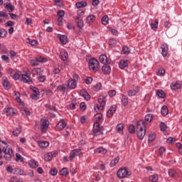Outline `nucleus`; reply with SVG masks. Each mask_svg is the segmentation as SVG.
<instances>
[{
  "mask_svg": "<svg viewBox=\"0 0 182 182\" xmlns=\"http://www.w3.org/2000/svg\"><path fill=\"white\" fill-rule=\"evenodd\" d=\"M31 70H27L26 74H21V77L20 78L21 82H23V83H28V85H31L32 83V78L31 77Z\"/></svg>",
  "mask_w": 182,
  "mask_h": 182,
  "instance_id": "nucleus-3",
  "label": "nucleus"
},
{
  "mask_svg": "<svg viewBox=\"0 0 182 182\" xmlns=\"http://www.w3.org/2000/svg\"><path fill=\"white\" fill-rule=\"evenodd\" d=\"M58 38L63 45H66V43H68V36L65 35H58Z\"/></svg>",
  "mask_w": 182,
  "mask_h": 182,
  "instance_id": "nucleus-26",
  "label": "nucleus"
},
{
  "mask_svg": "<svg viewBox=\"0 0 182 182\" xmlns=\"http://www.w3.org/2000/svg\"><path fill=\"white\" fill-rule=\"evenodd\" d=\"M128 131L129 132V133H131V134H134V133H136V127H134V125L131 124L128 127Z\"/></svg>",
  "mask_w": 182,
  "mask_h": 182,
  "instance_id": "nucleus-46",
  "label": "nucleus"
},
{
  "mask_svg": "<svg viewBox=\"0 0 182 182\" xmlns=\"http://www.w3.org/2000/svg\"><path fill=\"white\" fill-rule=\"evenodd\" d=\"M86 5H87V3L86 1H80V2H77L75 4V6L77 9L85 8V6H86Z\"/></svg>",
  "mask_w": 182,
  "mask_h": 182,
  "instance_id": "nucleus-37",
  "label": "nucleus"
},
{
  "mask_svg": "<svg viewBox=\"0 0 182 182\" xmlns=\"http://www.w3.org/2000/svg\"><path fill=\"white\" fill-rule=\"evenodd\" d=\"M36 59H37V61L41 63H46V62H48V59L41 56L36 57Z\"/></svg>",
  "mask_w": 182,
  "mask_h": 182,
  "instance_id": "nucleus-48",
  "label": "nucleus"
},
{
  "mask_svg": "<svg viewBox=\"0 0 182 182\" xmlns=\"http://www.w3.org/2000/svg\"><path fill=\"white\" fill-rule=\"evenodd\" d=\"M159 127L161 132H166V130H167V125H166L164 122H161L159 124Z\"/></svg>",
  "mask_w": 182,
  "mask_h": 182,
  "instance_id": "nucleus-50",
  "label": "nucleus"
},
{
  "mask_svg": "<svg viewBox=\"0 0 182 182\" xmlns=\"http://www.w3.org/2000/svg\"><path fill=\"white\" fill-rule=\"evenodd\" d=\"M168 174L170 177L173 178L176 177V176H177V172L174 169H169L168 171Z\"/></svg>",
  "mask_w": 182,
  "mask_h": 182,
  "instance_id": "nucleus-43",
  "label": "nucleus"
},
{
  "mask_svg": "<svg viewBox=\"0 0 182 182\" xmlns=\"http://www.w3.org/2000/svg\"><path fill=\"white\" fill-rule=\"evenodd\" d=\"M161 55L164 58H166L168 55V45L167 43H164L161 46Z\"/></svg>",
  "mask_w": 182,
  "mask_h": 182,
  "instance_id": "nucleus-11",
  "label": "nucleus"
},
{
  "mask_svg": "<svg viewBox=\"0 0 182 182\" xmlns=\"http://www.w3.org/2000/svg\"><path fill=\"white\" fill-rule=\"evenodd\" d=\"M57 90H59L60 92H63V93H65V92H68V85H66L65 84L58 85L57 87Z\"/></svg>",
  "mask_w": 182,
  "mask_h": 182,
  "instance_id": "nucleus-27",
  "label": "nucleus"
},
{
  "mask_svg": "<svg viewBox=\"0 0 182 182\" xmlns=\"http://www.w3.org/2000/svg\"><path fill=\"white\" fill-rule=\"evenodd\" d=\"M129 66V60H121L119 63V69H124Z\"/></svg>",
  "mask_w": 182,
  "mask_h": 182,
  "instance_id": "nucleus-19",
  "label": "nucleus"
},
{
  "mask_svg": "<svg viewBox=\"0 0 182 182\" xmlns=\"http://www.w3.org/2000/svg\"><path fill=\"white\" fill-rule=\"evenodd\" d=\"M123 129H124V125H123V124H118L116 127L117 132L120 133V134H123Z\"/></svg>",
  "mask_w": 182,
  "mask_h": 182,
  "instance_id": "nucleus-35",
  "label": "nucleus"
},
{
  "mask_svg": "<svg viewBox=\"0 0 182 182\" xmlns=\"http://www.w3.org/2000/svg\"><path fill=\"white\" fill-rule=\"evenodd\" d=\"M82 150L80 149H73L70 154V161H73V159L76 157V156H79Z\"/></svg>",
  "mask_w": 182,
  "mask_h": 182,
  "instance_id": "nucleus-12",
  "label": "nucleus"
},
{
  "mask_svg": "<svg viewBox=\"0 0 182 182\" xmlns=\"http://www.w3.org/2000/svg\"><path fill=\"white\" fill-rule=\"evenodd\" d=\"M30 89L33 92V94L31 95V97L33 99V100H38V99H39L38 96L41 95V92H39V89L32 85L30 86Z\"/></svg>",
  "mask_w": 182,
  "mask_h": 182,
  "instance_id": "nucleus-7",
  "label": "nucleus"
},
{
  "mask_svg": "<svg viewBox=\"0 0 182 182\" xmlns=\"http://www.w3.org/2000/svg\"><path fill=\"white\" fill-rule=\"evenodd\" d=\"M130 173H129V171H127V168H120L117 172V176L118 178H126L127 176H130Z\"/></svg>",
  "mask_w": 182,
  "mask_h": 182,
  "instance_id": "nucleus-6",
  "label": "nucleus"
},
{
  "mask_svg": "<svg viewBox=\"0 0 182 182\" xmlns=\"http://www.w3.org/2000/svg\"><path fill=\"white\" fill-rule=\"evenodd\" d=\"M60 176H64V177H68V176L69 175V171L68 168H63L60 171Z\"/></svg>",
  "mask_w": 182,
  "mask_h": 182,
  "instance_id": "nucleus-34",
  "label": "nucleus"
},
{
  "mask_svg": "<svg viewBox=\"0 0 182 182\" xmlns=\"http://www.w3.org/2000/svg\"><path fill=\"white\" fill-rule=\"evenodd\" d=\"M8 33V31L4 28L0 29V38H5Z\"/></svg>",
  "mask_w": 182,
  "mask_h": 182,
  "instance_id": "nucleus-54",
  "label": "nucleus"
},
{
  "mask_svg": "<svg viewBox=\"0 0 182 182\" xmlns=\"http://www.w3.org/2000/svg\"><path fill=\"white\" fill-rule=\"evenodd\" d=\"M4 8L7 9L8 12H14L15 10V6H14L11 3L4 4Z\"/></svg>",
  "mask_w": 182,
  "mask_h": 182,
  "instance_id": "nucleus-23",
  "label": "nucleus"
},
{
  "mask_svg": "<svg viewBox=\"0 0 182 182\" xmlns=\"http://www.w3.org/2000/svg\"><path fill=\"white\" fill-rule=\"evenodd\" d=\"M156 96H159L161 99H164V97H166V92L162 90H158L156 91Z\"/></svg>",
  "mask_w": 182,
  "mask_h": 182,
  "instance_id": "nucleus-36",
  "label": "nucleus"
},
{
  "mask_svg": "<svg viewBox=\"0 0 182 182\" xmlns=\"http://www.w3.org/2000/svg\"><path fill=\"white\" fill-rule=\"evenodd\" d=\"M116 112V105H112L107 112V117H112Z\"/></svg>",
  "mask_w": 182,
  "mask_h": 182,
  "instance_id": "nucleus-18",
  "label": "nucleus"
},
{
  "mask_svg": "<svg viewBox=\"0 0 182 182\" xmlns=\"http://www.w3.org/2000/svg\"><path fill=\"white\" fill-rule=\"evenodd\" d=\"M68 58H69L68 52L63 51L60 53V58L61 59V60H68Z\"/></svg>",
  "mask_w": 182,
  "mask_h": 182,
  "instance_id": "nucleus-28",
  "label": "nucleus"
},
{
  "mask_svg": "<svg viewBox=\"0 0 182 182\" xmlns=\"http://www.w3.org/2000/svg\"><path fill=\"white\" fill-rule=\"evenodd\" d=\"M145 123H150L153 120V114H147L144 118Z\"/></svg>",
  "mask_w": 182,
  "mask_h": 182,
  "instance_id": "nucleus-40",
  "label": "nucleus"
},
{
  "mask_svg": "<svg viewBox=\"0 0 182 182\" xmlns=\"http://www.w3.org/2000/svg\"><path fill=\"white\" fill-rule=\"evenodd\" d=\"M12 133L15 137H18L21 134V128H14Z\"/></svg>",
  "mask_w": 182,
  "mask_h": 182,
  "instance_id": "nucleus-44",
  "label": "nucleus"
},
{
  "mask_svg": "<svg viewBox=\"0 0 182 182\" xmlns=\"http://www.w3.org/2000/svg\"><path fill=\"white\" fill-rule=\"evenodd\" d=\"M136 133L137 137L140 140L144 139V136H146V124L143 119L138 121L136 123Z\"/></svg>",
  "mask_w": 182,
  "mask_h": 182,
  "instance_id": "nucleus-1",
  "label": "nucleus"
},
{
  "mask_svg": "<svg viewBox=\"0 0 182 182\" xmlns=\"http://www.w3.org/2000/svg\"><path fill=\"white\" fill-rule=\"evenodd\" d=\"M102 89V83L101 82H97L96 85H94V90L95 92H99Z\"/></svg>",
  "mask_w": 182,
  "mask_h": 182,
  "instance_id": "nucleus-57",
  "label": "nucleus"
},
{
  "mask_svg": "<svg viewBox=\"0 0 182 182\" xmlns=\"http://www.w3.org/2000/svg\"><path fill=\"white\" fill-rule=\"evenodd\" d=\"M12 153H14L12 148H9L8 154L4 156V159H5L6 161H11L12 159Z\"/></svg>",
  "mask_w": 182,
  "mask_h": 182,
  "instance_id": "nucleus-16",
  "label": "nucleus"
},
{
  "mask_svg": "<svg viewBox=\"0 0 182 182\" xmlns=\"http://www.w3.org/2000/svg\"><path fill=\"white\" fill-rule=\"evenodd\" d=\"M95 152L96 153H100L101 154H105V153H107V151H106V149H105V148L100 147V148L97 149L95 150Z\"/></svg>",
  "mask_w": 182,
  "mask_h": 182,
  "instance_id": "nucleus-56",
  "label": "nucleus"
},
{
  "mask_svg": "<svg viewBox=\"0 0 182 182\" xmlns=\"http://www.w3.org/2000/svg\"><path fill=\"white\" fill-rule=\"evenodd\" d=\"M106 106V101L103 98H98V104H96L94 107V110L98 112L99 110H103Z\"/></svg>",
  "mask_w": 182,
  "mask_h": 182,
  "instance_id": "nucleus-4",
  "label": "nucleus"
},
{
  "mask_svg": "<svg viewBox=\"0 0 182 182\" xmlns=\"http://www.w3.org/2000/svg\"><path fill=\"white\" fill-rule=\"evenodd\" d=\"M161 113L162 116H167V114H168V108L167 107V106L164 105L161 107Z\"/></svg>",
  "mask_w": 182,
  "mask_h": 182,
  "instance_id": "nucleus-32",
  "label": "nucleus"
},
{
  "mask_svg": "<svg viewBox=\"0 0 182 182\" xmlns=\"http://www.w3.org/2000/svg\"><path fill=\"white\" fill-rule=\"evenodd\" d=\"M85 82L86 85H92V82H93V78L92 77H87Z\"/></svg>",
  "mask_w": 182,
  "mask_h": 182,
  "instance_id": "nucleus-60",
  "label": "nucleus"
},
{
  "mask_svg": "<svg viewBox=\"0 0 182 182\" xmlns=\"http://www.w3.org/2000/svg\"><path fill=\"white\" fill-rule=\"evenodd\" d=\"M11 182H21V179L18 178L16 177V176H13V177L11 178Z\"/></svg>",
  "mask_w": 182,
  "mask_h": 182,
  "instance_id": "nucleus-64",
  "label": "nucleus"
},
{
  "mask_svg": "<svg viewBox=\"0 0 182 182\" xmlns=\"http://www.w3.org/2000/svg\"><path fill=\"white\" fill-rule=\"evenodd\" d=\"M149 181L151 182H157L159 181V176L157 174H154L149 177Z\"/></svg>",
  "mask_w": 182,
  "mask_h": 182,
  "instance_id": "nucleus-49",
  "label": "nucleus"
},
{
  "mask_svg": "<svg viewBox=\"0 0 182 182\" xmlns=\"http://www.w3.org/2000/svg\"><path fill=\"white\" fill-rule=\"evenodd\" d=\"M81 96L88 102V100H90V95H89V92L86 90H82L80 91Z\"/></svg>",
  "mask_w": 182,
  "mask_h": 182,
  "instance_id": "nucleus-17",
  "label": "nucleus"
},
{
  "mask_svg": "<svg viewBox=\"0 0 182 182\" xmlns=\"http://www.w3.org/2000/svg\"><path fill=\"white\" fill-rule=\"evenodd\" d=\"M21 114L23 116H31V112L28 109H24L21 110Z\"/></svg>",
  "mask_w": 182,
  "mask_h": 182,
  "instance_id": "nucleus-58",
  "label": "nucleus"
},
{
  "mask_svg": "<svg viewBox=\"0 0 182 182\" xmlns=\"http://www.w3.org/2000/svg\"><path fill=\"white\" fill-rule=\"evenodd\" d=\"M30 64L33 66V67H36V66H38L39 65V63L37 60V58H36L35 60H31L30 61Z\"/></svg>",
  "mask_w": 182,
  "mask_h": 182,
  "instance_id": "nucleus-59",
  "label": "nucleus"
},
{
  "mask_svg": "<svg viewBox=\"0 0 182 182\" xmlns=\"http://www.w3.org/2000/svg\"><path fill=\"white\" fill-rule=\"evenodd\" d=\"M120 160V158L119 156H117L115 159L111 161L110 162V167H114L117 163H119V161Z\"/></svg>",
  "mask_w": 182,
  "mask_h": 182,
  "instance_id": "nucleus-41",
  "label": "nucleus"
},
{
  "mask_svg": "<svg viewBox=\"0 0 182 182\" xmlns=\"http://www.w3.org/2000/svg\"><path fill=\"white\" fill-rule=\"evenodd\" d=\"M122 53H124V55H129V53H130V48H129L127 46H124L122 48Z\"/></svg>",
  "mask_w": 182,
  "mask_h": 182,
  "instance_id": "nucleus-55",
  "label": "nucleus"
},
{
  "mask_svg": "<svg viewBox=\"0 0 182 182\" xmlns=\"http://www.w3.org/2000/svg\"><path fill=\"white\" fill-rule=\"evenodd\" d=\"M10 58L11 59H16L18 58V53L14 50H10Z\"/></svg>",
  "mask_w": 182,
  "mask_h": 182,
  "instance_id": "nucleus-52",
  "label": "nucleus"
},
{
  "mask_svg": "<svg viewBox=\"0 0 182 182\" xmlns=\"http://www.w3.org/2000/svg\"><path fill=\"white\" fill-rule=\"evenodd\" d=\"M27 41L28 43H30L31 46H36V45H38V41L36 40H32L31 38H28L27 39Z\"/></svg>",
  "mask_w": 182,
  "mask_h": 182,
  "instance_id": "nucleus-53",
  "label": "nucleus"
},
{
  "mask_svg": "<svg viewBox=\"0 0 182 182\" xmlns=\"http://www.w3.org/2000/svg\"><path fill=\"white\" fill-rule=\"evenodd\" d=\"M151 28L153 31H156L159 28V19H155L154 23H151Z\"/></svg>",
  "mask_w": 182,
  "mask_h": 182,
  "instance_id": "nucleus-33",
  "label": "nucleus"
},
{
  "mask_svg": "<svg viewBox=\"0 0 182 182\" xmlns=\"http://www.w3.org/2000/svg\"><path fill=\"white\" fill-rule=\"evenodd\" d=\"M4 113L6 114L7 116H15V109L14 108H5L4 109Z\"/></svg>",
  "mask_w": 182,
  "mask_h": 182,
  "instance_id": "nucleus-21",
  "label": "nucleus"
},
{
  "mask_svg": "<svg viewBox=\"0 0 182 182\" xmlns=\"http://www.w3.org/2000/svg\"><path fill=\"white\" fill-rule=\"evenodd\" d=\"M2 83H3V87L6 90H9L11 89V83L9 82V80L6 78V77H2Z\"/></svg>",
  "mask_w": 182,
  "mask_h": 182,
  "instance_id": "nucleus-14",
  "label": "nucleus"
},
{
  "mask_svg": "<svg viewBox=\"0 0 182 182\" xmlns=\"http://www.w3.org/2000/svg\"><path fill=\"white\" fill-rule=\"evenodd\" d=\"M28 166L31 167V168H36L39 166V163H38L37 161L31 159L28 161Z\"/></svg>",
  "mask_w": 182,
  "mask_h": 182,
  "instance_id": "nucleus-22",
  "label": "nucleus"
},
{
  "mask_svg": "<svg viewBox=\"0 0 182 182\" xmlns=\"http://www.w3.org/2000/svg\"><path fill=\"white\" fill-rule=\"evenodd\" d=\"M181 84L178 82H173L171 84V89L172 90H176L177 89H181Z\"/></svg>",
  "mask_w": 182,
  "mask_h": 182,
  "instance_id": "nucleus-30",
  "label": "nucleus"
},
{
  "mask_svg": "<svg viewBox=\"0 0 182 182\" xmlns=\"http://www.w3.org/2000/svg\"><path fill=\"white\" fill-rule=\"evenodd\" d=\"M95 19H96V17L95 16V15L90 14L86 18V22L87 23H92V22H93Z\"/></svg>",
  "mask_w": 182,
  "mask_h": 182,
  "instance_id": "nucleus-39",
  "label": "nucleus"
},
{
  "mask_svg": "<svg viewBox=\"0 0 182 182\" xmlns=\"http://www.w3.org/2000/svg\"><path fill=\"white\" fill-rule=\"evenodd\" d=\"M99 60L101 63H103V65H106V63L107 65H109L111 62L110 59H108L107 56L105 54L100 55Z\"/></svg>",
  "mask_w": 182,
  "mask_h": 182,
  "instance_id": "nucleus-13",
  "label": "nucleus"
},
{
  "mask_svg": "<svg viewBox=\"0 0 182 182\" xmlns=\"http://www.w3.org/2000/svg\"><path fill=\"white\" fill-rule=\"evenodd\" d=\"M43 72V69L41 68H35L32 70L31 73L32 75H40V73H42Z\"/></svg>",
  "mask_w": 182,
  "mask_h": 182,
  "instance_id": "nucleus-38",
  "label": "nucleus"
},
{
  "mask_svg": "<svg viewBox=\"0 0 182 182\" xmlns=\"http://www.w3.org/2000/svg\"><path fill=\"white\" fill-rule=\"evenodd\" d=\"M49 129V121L46 119H43L41 121V132L43 133H46Z\"/></svg>",
  "mask_w": 182,
  "mask_h": 182,
  "instance_id": "nucleus-10",
  "label": "nucleus"
},
{
  "mask_svg": "<svg viewBox=\"0 0 182 182\" xmlns=\"http://www.w3.org/2000/svg\"><path fill=\"white\" fill-rule=\"evenodd\" d=\"M95 117L96 119L95 123H98V122H102V119L103 117V115L101 113L96 114Z\"/></svg>",
  "mask_w": 182,
  "mask_h": 182,
  "instance_id": "nucleus-45",
  "label": "nucleus"
},
{
  "mask_svg": "<svg viewBox=\"0 0 182 182\" xmlns=\"http://www.w3.org/2000/svg\"><path fill=\"white\" fill-rule=\"evenodd\" d=\"M121 102L123 106H127V105H129V98H127L126 95H122Z\"/></svg>",
  "mask_w": 182,
  "mask_h": 182,
  "instance_id": "nucleus-29",
  "label": "nucleus"
},
{
  "mask_svg": "<svg viewBox=\"0 0 182 182\" xmlns=\"http://www.w3.org/2000/svg\"><path fill=\"white\" fill-rule=\"evenodd\" d=\"M9 75L14 79V80H19L22 76V73L21 72H15L13 70H9Z\"/></svg>",
  "mask_w": 182,
  "mask_h": 182,
  "instance_id": "nucleus-9",
  "label": "nucleus"
},
{
  "mask_svg": "<svg viewBox=\"0 0 182 182\" xmlns=\"http://www.w3.org/2000/svg\"><path fill=\"white\" fill-rule=\"evenodd\" d=\"M50 174L51 176H56L58 174V169L56 168H53L50 170Z\"/></svg>",
  "mask_w": 182,
  "mask_h": 182,
  "instance_id": "nucleus-62",
  "label": "nucleus"
},
{
  "mask_svg": "<svg viewBox=\"0 0 182 182\" xmlns=\"http://www.w3.org/2000/svg\"><path fill=\"white\" fill-rule=\"evenodd\" d=\"M92 133L93 136H100V134H103L102 128L100 127V124H99V122L94 123Z\"/></svg>",
  "mask_w": 182,
  "mask_h": 182,
  "instance_id": "nucleus-5",
  "label": "nucleus"
},
{
  "mask_svg": "<svg viewBox=\"0 0 182 182\" xmlns=\"http://www.w3.org/2000/svg\"><path fill=\"white\" fill-rule=\"evenodd\" d=\"M117 43V41L114 38H109V45L110 48H114L116 46V44Z\"/></svg>",
  "mask_w": 182,
  "mask_h": 182,
  "instance_id": "nucleus-42",
  "label": "nucleus"
},
{
  "mask_svg": "<svg viewBox=\"0 0 182 182\" xmlns=\"http://www.w3.org/2000/svg\"><path fill=\"white\" fill-rule=\"evenodd\" d=\"M139 92H140V88L139 87H136V88L134 90H129L128 91V95L136 96V95H137V93H139Z\"/></svg>",
  "mask_w": 182,
  "mask_h": 182,
  "instance_id": "nucleus-24",
  "label": "nucleus"
},
{
  "mask_svg": "<svg viewBox=\"0 0 182 182\" xmlns=\"http://www.w3.org/2000/svg\"><path fill=\"white\" fill-rule=\"evenodd\" d=\"M44 107L46 109H49V110H51L52 112H56V107L53 105L46 104L44 105Z\"/></svg>",
  "mask_w": 182,
  "mask_h": 182,
  "instance_id": "nucleus-51",
  "label": "nucleus"
},
{
  "mask_svg": "<svg viewBox=\"0 0 182 182\" xmlns=\"http://www.w3.org/2000/svg\"><path fill=\"white\" fill-rule=\"evenodd\" d=\"M68 86L70 89H76V86H77V82L76 81H73V79H70L68 81Z\"/></svg>",
  "mask_w": 182,
  "mask_h": 182,
  "instance_id": "nucleus-20",
  "label": "nucleus"
},
{
  "mask_svg": "<svg viewBox=\"0 0 182 182\" xmlns=\"http://www.w3.org/2000/svg\"><path fill=\"white\" fill-rule=\"evenodd\" d=\"M102 70L104 75H109L110 72H112V68H110V65L104 64L102 67Z\"/></svg>",
  "mask_w": 182,
  "mask_h": 182,
  "instance_id": "nucleus-15",
  "label": "nucleus"
},
{
  "mask_svg": "<svg viewBox=\"0 0 182 182\" xmlns=\"http://www.w3.org/2000/svg\"><path fill=\"white\" fill-rule=\"evenodd\" d=\"M75 21L77 23V28H79L80 29H82L84 26L83 20L82 18H80L79 17H76L75 18Z\"/></svg>",
  "mask_w": 182,
  "mask_h": 182,
  "instance_id": "nucleus-25",
  "label": "nucleus"
},
{
  "mask_svg": "<svg viewBox=\"0 0 182 182\" xmlns=\"http://www.w3.org/2000/svg\"><path fill=\"white\" fill-rule=\"evenodd\" d=\"M68 126V123L65 119H60L55 126V129L58 132H60V130H63Z\"/></svg>",
  "mask_w": 182,
  "mask_h": 182,
  "instance_id": "nucleus-8",
  "label": "nucleus"
},
{
  "mask_svg": "<svg viewBox=\"0 0 182 182\" xmlns=\"http://www.w3.org/2000/svg\"><path fill=\"white\" fill-rule=\"evenodd\" d=\"M176 147L178 149V153L182 154V144L180 143H176Z\"/></svg>",
  "mask_w": 182,
  "mask_h": 182,
  "instance_id": "nucleus-63",
  "label": "nucleus"
},
{
  "mask_svg": "<svg viewBox=\"0 0 182 182\" xmlns=\"http://www.w3.org/2000/svg\"><path fill=\"white\" fill-rule=\"evenodd\" d=\"M52 154H47L45 155L44 159L46 161H50L52 160Z\"/></svg>",
  "mask_w": 182,
  "mask_h": 182,
  "instance_id": "nucleus-61",
  "label": "nucleus"
},
{
  "mask_svg": "<svg viewBox=\"0 0 182 182\" xmlns=\"http://www.w3.org/2000/svg\"><path fill=\"white\" fill-rule=\"evenodd\" d=\"M38 144L39 147L44 149L49 146V142H48L46 141H38Z\"/></svg>",
  "mask_w": 182,
  "mask_h": 182,
  "instance_id": "nucleus-31",
  "label": "nucleus"
},
{
  "mask_svg": "<svg viewBox=\"0 0 182 182\" xmlns=\"http://www.w3.org/2000/svg\"><path fill=\"white\" fill-rule=\"evenodd\" d=\"M101 22H102V25H107V23H109V16H104L102 18Z\"/></svg>",
  "mask_w": 182,
  "mask_h": 182,
  "instance_id": "nucleus-47",
  "label": "nucleus"
},
{
  "mask_svg": "<svg viewBox=\"0 0 182 182\" xmlns=\"http://www.w3.org/2000/svg\"><path fill=\"white\" fill-rule=\"evenodd\" d=\"M88 68L90 72H98L100 68L99 60L95 58H90L88 61Z\"/></svg>",
  "mask_w": 182,
  "mask_h": 182,
  "instance_id": "nucleus-2",
  "label": "nucleus"
}]
</instances>
